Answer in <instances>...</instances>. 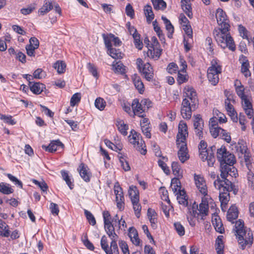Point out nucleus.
<instances>
[{
  "label": "nucleus",
  "instance_id": "1",
  "mask_svg": "<svg viewBox=\"0 0 254 254\" xmlns=\"http://www.w3.org/2000/svg\"><path fill=\"white\" fill-rule=\"evenodd\" d=\"M216 18L219 26L218 28H215L213 31L214 37L216 42L223 49L228 47L230 50L235 51V45L230 34V25L226 13L219 8L216 10Z\"/></svg>",
  "mask_w": 254,
  "mask_h": 254
},
{
  "label": "nucleus",
  "instance_id": "2",
  "mask_svg": "<svg viewBox=\"0 0 254 254\" xmlns=\"http://www.w3.org/2000/svg\"><path fill=\"white\" fill-rule=\"evenodd\" d=\"M184 97L182 101L181 114L184 119L190 120L191 117L192 112L195 111L198 106V100L197 94L193 88H185Z\"/></svg>",
  "mask_w": 254,
  "mask_h": 254
},
{
  "label": "nucleus",
  "instance_id": "3",
  "mask_svg": "<svg viewBox=\"0 0 254 254\" xmlns=\"http://www.w3.org/2000/svg\"><path fill=\"white\" fill-rule=\"evenodd\" d=\"M235 228L240 248L242 250H244L247 246L248 247H251L253 243V235L252 231L244 226V221L241 219L236 222Z\"/></svg>",
  "mask_w": 254,
  "mask_h": 254
},
{
  "label": "nucleus",
  "instance_id": "4",
  "mask_svg": "<svg viewBox=\"0 0 254 254\" xmlns=\"http://www.w3.org/2000/svg\"><path fill=\"white\" fill-rule=\"evenodd\" d=\"M215 188L219 191V200L221 202V206L225 207L229 200V192L233 190V184L230 180H220L218 178L213 183Z\"/></svg>",
  "mask_w": 254,
  "mask_h": 254
},
{
  "label": "nucleus",
  "instance_id": "5",
  "mask_svg": "<svg viewBox=\"0 0 254 254\" xmlns=\"http://www.w3.org/2000/svg\"><path fill=\"white\" fill-rule=\"evenodd\" d=\"M150 101L147 99H143L139 102V99L136 98L133 100L131 104L132 109L133 111V115L137 116L141 118L145 117V106L149 108Z\"/></svg>",
  "mask_w": 254,
  "mask_h": 254
},
{
  "label": "nucleus",
  "instance_id": "6",
  "mask_svg": "<svg viewBox=\"0 0 254 254\" xmlns=\"http://www.w3.org/2000/svg\"><path fill=\"white\" fill-rule=\"evenodd\" d=\"M129 141L131 144L134 145V147L138 150L141 154L145 155L146 153V149H144L145 147L144 141L142 139L140 134L138 133L134 130L132 129L130 131L129 135L128 137Z\"/></svg>",
  "mask_w": 254,
  "mask_h": 254
},
{
  "label": "nucleus",
  "instance_id": "7",
  "mask_svg": "<svg viewBox=\"0 0 254 254\" xmlns=\"http://www.w3.org/2000/svg\"><path fill=\"white\" fill-rule=\"evenodd\" d=\"M217 157L220 165L235 163L236 162L234 155L228 151L226 147L223 146L217 149Z\"/></svg>",
  "mask_w": 254,
  "mask_h": 254
},
{
  "label": "nucleus",
  "instance_id": "8",
  "mask_svg": "<svg viewBox=\"0 0 254 254\" xmlns=\"http://www.w3.org/2000/svg\"><path fill=\"white\" fill-rule=\"evenodd\" d=\"M137 68L142 75L147 81H151L154 77L153 67L151 64L146 63L143 64L142 60L139 58L137 59Z\"/></svg>",
  "mask_w": 254,
  "mask_h": 254
},
{
  "label": "nucleus",
  "instance_id": "9",
  "mask_svg": "<svg viewBox=\"0 0 254 254\" xmlns=\"http://www.w3.org/2000/svg\"><path fill=\"white\" fill-rule=\"evenodd\" d=\"M234 163H226L220 165V176L222 179L220 180H229L227 179L229 176L236 178L237 175V170L234 167Z\"/></svg>",
  "mask_w": 254,
  "mask_h": 254
},
{
  "label": "nucleus",
  "instance_id": "10",
  "mask_svg": "<svg viewBox=\"0 0 254 254\" xmlns=\"http://www.w3.org/2000/svg\"><path fill=\"white\" fill-rule=\"evenodd\" d=\"M194 206L192 207V214L193 217H196L198 220H204V217L207 215L208 212V204L207 202L202 201L200 203L199 208L194 209Z\"/></svg>",
  "mask_w": 254,
  "mask_h": 254
},
{
  "label": "nucleus",
  "instance_id": "11",
  "mask_svg": "<svg viewBox=\"0 0 254 254\" xmlns=\"http://www.w3.org/2000/svg\"><path fill=\"white\" fill-rule=\"evenodd\" d=\"M188 135V126L184 121H181L178 126V133L177 135V145H180V142L186 141Z\"/></svg>",
  "mask_w": 254,
  "mask_h": 254
},
{
  "label": "nucleus",
  "instance_id": "12",
  "mask_svg": "<svg viewBox=\"0 0 254 254\" xmlns=\"http://www.w3.org/2000/svg\"><path fill=\"white\" fill-rule=\"evenodd\" d=\"M193 127L196 135L199 139L203 137V121L199 114L193 116Z\"/></svg>",
  "mask_w": 254,
  "mask_h": 254
},
{
  "label": "nucleus",
  "instance_id": "13",
  "mask_svg": "<svg viewBox=\"0 0 254 254\" xmlns=\"http://www.w3.org/2000/svg\"><path fill=\"white\" fill-rule=\"evenodd\" d=\"M194 179L196 187L200 191L204 196L207 195V187L205 181L203 177L200 175H194Z\"/></svg>",
  "mask_w": 254,
  "mask_h": 254
},
{
  "label": "nucleus",
  "instance_id": "14",
  "mask_svg": "<svg viewBox=\"0 0 254 254\" xmlns=\"http://www.w3.org/2000/svg\"><path fill=\"white\" fill-rule=\"evenodd\" d=\"M115 194L116 195V200L117 202V207L120 210H123L124 208V197L122 189L119 186L115 185L114 190Z\"/></svg>",
  "mask_w": 254,
  "mask_h": 254
},
{
  "label": "nucleus",
  "instance_id": "15",
  "mask_svg": "<svg viewBox=\"0 0 254 254\" xmlns=\"http://www.w3.org/2000/svg\"><path fill=\"white\" fill-rule=\"evenodd\" d=\"M179 148L178 155L182 163H184L189 159L186 141H180V145H177Z\"/></svg>",
  "mask_w": 254,
  "mask_h": 254
},
{
  "label": "nucleus",
  "instance_id": "16",
  "mask_svg": "<svg viewBox=\"0 0 254 254\" xmlns=\"http://www.w3.org/2000/svg\"><path fill=\"white\" fill-rule=\"evenodd\" d=\"M42 147L47 151L53 152L60 149L63 150L64 145L58 139L52 141L48 146L43 145Z\"/></svg>",
  "mask_w": 254,
  "mask_h": 254
},
{
  "label": "nucleus",
  "instance_id": "17",
  "mask_svg": "<svg viewBox=\"0 0 254 254\" xmlns=\"http://www.w3.org/2000/svg\"><path fill=\"white\" fill-rule=\"evenodd\" d=\"M77 171L79 172L80 177L85 182H90L91 174L89 171V168L87 166L85 165L83 163H81L77 168Z\"/></svg>",
  "mask_w": 254,
  "mask_h": 254
},
{
  "label": "nucleus",
  "instance_id": "18",
  "mask_svg": "<svg viewBox=\"0 0 254 254\" xmlns=\"http://www.w3.org/2000/svg\"><path fill=\"white\" fill-rule=\"evenodd\" d=\"M101 246L106 254H119V249L116 252L114 251L110 243V247H109L107 238L105 235L102 237L101 239Z\"/></svg>",
  "mask_w": 254,
  "mask_h": 254
},
{
  "label": "nucleus",
  "instance_id": "19",
  "mask_svg": "<svg viewBox=\"0 0 254 254\" xmlns=\"http://www.w3.org/2000/svg\"><path fill=\"white\" fill-rule=\"evenodd\" d=\"M221 72L214 70V69L210 68L207 69V78L211 84L213 85H216L219 82V74Z\"/></svg>",
  "mask_w": 254,
  "mask_h": 254
},
{
  "label": "nucleus",
  "instance_id": "20",
  "mask_svg": "<svg viewBox=\"0 0 254 254\" xmlns=\"http://www.w3.org/2000/svg\"><path fill=\"white\" fill-rule=\"evenodd\" d=\"M212 223L215 230L220 234L225 232L224 228L222 223L221 219L217 215H214L212 217Z\"/></svg>",
  "mask_w": 254,
  "mask_h": 254
},
{
  "label": "nucleus",
  "instance_id": "21",
  "mask_svg": "<svg viewBox=\"0 0 254 254\" xmlns=\"http://www.w3.org/2000/svg\"><path fill=\"white\" fill-rule=\"evenodd\" d=\"M128 236L133 244L136 246H139L140 240L138 237L137 231L134 227H131L129 228Z\"/></svg>",
  "mask_w": 254,
  "mask_h": 254
},
{
  "label": "nucleus",
  "instance_id": "22",
  "mask_svg": "<svg viewBox=\"0 0 254 254\" xmlns=\"http://www.w3.org/2000/svg\"><path fill=\"white\" fill-rule=\"evenodd\" d=\"M29 85L30 90L35 94H40L45 88V85L40 82H29Z\"/></svg>",
  "mask_w": 254,
  "mask_h": 254
},
{
  "label": "nucleus",
  "instance_id": "23",
  "mask_svg": "<svg viewBox=\"0 0 254 254\" xmlns=\"http://www.w3.org/2000/svg\"><path fill=\"white\" fill-rule=\"evenodd\" d=\"M242 58L243 59V62L242 63L241 71L246 77L251 76V73L249 70L250 64L247 58L242 55Z\"/></svg>",
  "mask_w": 254,
  "mask_h": 254
},
{
  "label": "nucleus",
  "instance_id": "24",
  "mask_svg": "<svg viewBox=\"0 0 254 254\" xmlns=\"http://www.w3.org/2000/svg\"><path fill=\"white\" fill-rule=\"evenodd\" d=\"M132 79L135 87L140 94H142L144 91V86L140 77L136 74L132 75Z\"/></svg>",
  "mask_w": 254,
  "mask_h": 254
},
{
  "label": "nucleus",
  "instance_id": "25",
  "mask_svg": "<svg viewBox=\"0 0 254 254\" xmlns=\"http://www.w3.org/2000/svg\"><path fill=\"white\" fill-rule=\"evenodd\" d=\"M238 210L236 206H232L227 212V219L228 221L234 223V220L238 217Z\"/></svg>",
  "mask_w": 254,
  "mask_h": 254
},
{
  "label": "nucleus",
  "instance_id": "26",
  "mask_svg": "<svg viewBox=\"0 0 254 254\" xmlns=\"http://www.w3.org/2000/svg\"><path fill=\"white\" fill-rule=\"evenodd\" d=\"M193 0H181L182 8L188 16L190 18L192 17V13L191 11V6L190 3V1Z\"/></svg>",
  "mask_w": 254,
  "mask_h": 254
},
{
  "label": "nucleus",
  "instance_id": "27",
  "mask_svg": "<svg viewBox=\"0 0 254 254\" xmlns=\"http://www.w3.org/2000/svg\"><path fill=\"white\" fill-rule=\"evenodd\" d=\"M161 18L165 25L166 29L168 32L167 37L170 39H172L173 38V34L174 32V26L171 24L170 21L165 16H162Z\"/></svg>",
  "mask_w": 254,
  "mask_h": 254
},
{
  "label": "nucleus",
  "instance_id": "28",
  "mask_svg": "<svg viewBox=\"0 0 254 254\" xmlns=\"http://www.w3.org/2000/svg\"><path fill=\"white\" fill-rule=\"evenodd\" d=\"M54 7L53 1H45L42 7L38 10L39 14L40 15H44L49 12Z\"/></svg>",
  "mask_w": 254,
  "mask_h": 254
},
{
  "label": "nucleus",
  "instance_id": "29",
  "mask_svg": "<svg viewBox=\"0 0 254 254\" xmlns=\"http://www.w3.org/2000/svg\"><path fill=\"white\" fill-rule=\"evenodd\" d=\"M177 198L179 204H182L185 206H187L188 204L187 196L186 191L184 190H180L176 194Z\"/></svg>",
  "mask_w": 254,
  "mask_h": 254
},
{
  "label": "nucleus",
  "instance_id": "30",
  "mask_svg": "<svg viewBox=\"0 0 254 254\" xmlns=\"http://www.w3.org/2000/svg\"><path fill=\"white\" fill-rule=\"evenodd\" d=\"M128 194L131 201H133L134 202L139 201V192L135 186H131L129 187Z\"/></svg>",
  "mask_w": 254,
  "mask_h": 254
},
{
  "label": "nucleus",
  "instance_id": "31",
  "mask_svg": "<svg viewBox=\"0 0 254 254\" xmlns=\"http://www.w3.org/2000/svg\"><path fill=\"white\" fill-rule=\"evenodd\" d=\"M223 236H218L215 241V248L217 254H223L224 245L223 242Z\"/></svg>",
  "mask_w": 254,
  "mask_h": 254
},
{
  "label": "nucleus",
  "instance_id": "32",
  "mask_svg": "<svg viewBox=\"0 0 254 254\" xmlns=\"http://www.w3.org/2000/svg\"><path fill=\"white\" fill-rule=\"evenodd\" d=\"M147 216L151 223L152 227L155 228L157 223V213L154 209L148 208L147 210Z\"/></svg>",
  "mask_w": 254,
  "mask_h": 254
},
{
  "label": "nucleus",
  "instance_id": "33",
  "mask_svg": "<svg viewBox=\"0 0 254 254\" xmlns=\"http://www.w3.org/2000/svg\"><path fill=\"white\" fill-rule=\"evenodd\" d=\"M0 236L3 237H8L10 236V231L8 225L3 220H1L0 222Z\"/></svg>",
  "mask_w": 254,
  "mask_h": 254
},
{
  "label": "nucleus",
  "instance_id": "34",
  "mask_svg": "<svg viewBox=\"0 0 254 254\" xmlns=\"http://www.w3.org/2000/svg\"><path fill=\"white\" fill-rule=\"evenodd\" d=\"M234 85L235 87L236 93L240 98L245 97V96H247V95L244 94L245 88L244 86L242 84L240 81L236 80L235 81Z\"/></svg>",
  "mask_w": 254,
  "mask_h": 254
},
{
  "label": "nucleus",
  "instance_id": "35",
  "mask_svg": "<svg viewBox=\"0 0 254 254\" xmlns=\"http://www.w3.org/2000/svg\"><path fill=\"white\" fill-rule=\"evenodd\" d=\"M53 67L59 74H62L65 72L66 65L64 62L58 61L54 64Z\"/></svg>",
  "mask_w": 254,
  "mask_h": 254
},
{
  "label": "nucleus",
  "instance_id": "36",
  "mask_svg": "<svg viewBox=\"0 0 254 254\" xmlns=\"http://www.w3.org/2000/svg\"><path fill=\"white\" fill-rule=\"evenodd\" d=\"M144 14L146 17V21L148 23H150L154 18L152 7L149 5H146L144 8Z\"/></svg>",
  "mask_w": 254,
  "mask_h": 254
},
{
  "label": "nucleus",
  "instance_id": "37",
  "mask_svg": "<svg viewBox=\"0 0 254 254\" xmlns=\"http://www.w3.org/2000/svg\"><path fill=\"white\" fill-rule=\"evenodd\" d=\"M116 125L118 127L119 131L124 136L127 134V130L128 127L127 124H125L124 121L120 120L117 122Z\"/></svg>",
  "mask_w": 254,
  "mask_h": 254
},
{
  "label": "nucleus",
  "instance_id": "38",
  "mask_svg": "<svg viewBox=\"0 0 254 254\" xmlns=\"http://www.w3.org/2000/svg\"><path fill=\"white\" fill-rule=\"evenodd\" d=\"M13 189L10 186L9 184L1 182L0 183V192L3 194H9L13 193Z\"/></svg>",
  "mask_w": 254,
  "mask_h": 254
},
{
  "label": "nucleus",
  "instance_id": "39",
  "mask_svg": "<svg viewBox=\"0 0 254 254\" xmlns=\"http://www.w3.org/2000/svg\"><path fill=\"white\" fill-rule=\"evenodd\" d=\"M162 50L158 49L157 47H153V50L149 49L147 52L148 56L153 59L157 60L161 55Z\"/></svg>",
  "mask_w": 254,
  "mask_h": 254
},
{
  "label": "nucleus",
  "instance_id": "40",
  "mask_svg": "<svg viewBox=\"0 0 254 254\" xmlns=\"http://www.w3.org/2000/svg\"><path fill=\"white\" fill-rule=\"evenodd\" d=\"M154 8L156 10H164L166 8V3L163 0H151Z\"/></svg>",
  "mask_w": 254,
  "mask_h": 254
},
{
  "label": "nucleus",
  "instance_id": "41",
  "mask_svg": "<svg viewBox=\"0 0 254 254\" xmlns=\"http://www.w3.org/2000/svg\"><path fill=\"white\" fill-rule=\"evenodd\" d=\"M109 237L111 239V246H112V249H113L114 252L118 251V247L117 245V241L118 239V236L115 233V230L112 233L111 235H109Z\"/></svg>",
  "mask_w": 254,
  "mask_h": 254
},
{
  "label": "nucleus",
  "instance_id": "42",
  "mask_svg": "<svg viewBox=\"0 0 254 254\" xmlns=\"http://www.w3.org/2000/svg\"><path fill=\"white\" fill-rule=\"evenodd\" d=\"M171 187L175 193L181 190V183L178 178H173L171 181Z\"/></svg>",
  "mask_w": 254,
  "mask_h": 254
},
{
  "label": "nucleus",
  "instance_id": "43",
  "mask_svg": "<svg viewBox=\"0 0 254 254\" xmlns=\"http://www.w3.org/2000/svg\"><path fill=\"white\" fill-rule=\"evenodd\" d=\"M172 169L173 171V173L175 176L178 177H182V174L181 172V167L178 162H172Z\"/></svg>",
  "mask_w": 254,
  "mask_h": 254
},
{
  "label": "nucleus",
  "instance_id": "44",
  "mask_svg": "<svg viewBox=\"0 0 254 254\" xmlns=\"http://www.w3.org/2000/svg\"><path fill=\"white\" fill-rule=\"evenodd\" d=\"M110 55L115 59H120L123 57V54L119 49L112 48L109 50Z\"/></svg>",
  "mask_w": 254,
  "mask_h": 254
},
{
  "label": "nucleus",
  "instance_id": "45",
  "mask_svg": "<svg viewBox=\"0 0 254 254\" xmlns=\"http://www.w3.org/2000/svg\"><path fill=\"white\" fill-rule=\"evenodd\" d=\"M106 105V102L101 97L97 98L95 101V107L100 111H102L104 109Z\"/></svg>",
  "mask_w": 254,
  "mask_h": 254
},
{
  "label": "nucleus",
  "instance_id": "46",
  "mask_svg": "<svg viewBox=\"0 0 254 254\" xmlns=\"http://www.w3.org/2000/svg\"><path fill=\"white\" fill-rule=\"evenodd\" d=\"M174 226L178 234L180 236H183L185 235V230L184 227L181 224L180 222H175Z\"/></svg>",
  "mask_w": 254,
  "mask_h": 254
},
{
  "label": "nucleus",
  "instance_id": "47",
  "mask_svg": "<svg viewBox=\"0 0 254 254\" xmlns=\"http://www.w3.org/2000/svg\"><path fill=\"white\" fill-rule=\"evenodd\" d=\"M213 149H214V150L215 149V146H212L211 147V152H210L209 155L208 156V157H207V159H206V161H207L208 165L210 167L213 166L215 161V157L213 152Z\"/></svg>",
  "mask_w": 254,
  "mask_h": 254
},
{
  "label": "nucleus",
  "instance_id": "48",
  "mask_svg": "<svg viewBox=\"0 0 254 254\" xmlns=\"http://www.w3.org/2000/svg\"><path fill=\"white\" fill-rule=\"evenodd\" d=\"M120 162L123 168L125 171L130 170V168L128 162L127 161L126 159L121 155L119 157Z\"/></svg>",
  "mask_w": 254,
  "mask_h": 254
},
{
  "label": "nucleus",
  "instance_id": "49",
  "mask_svg": "<svg viewBox=\"0 0 254 254\" xmlns=\"http://www.w3.org/2000/svg\"><path fill=\"white\" fill-rule=\"evenodd\" d=\"M81 94L80 93H76L74 94L70 99V105L72 107L74 106L76 104H78L81 100Z\"/></svg>",
  "mask_w": 254,
  "mask_h": 254
},
{
  "label": "nucleus",
  "instance_id": "50",
  "mask_svg": "<svg viewBox=\"0 0 254 254\" xmlns=\"http://www.w3.org/2000/svg\"><path fill=\"white\" fill-rule=\"evenodd\" d=\"M134 39V44L135 47L139 50H141L143 47L142 42L140 40V36L139 34H135L132 36Z\"/></svg>",
  "mask_w": 254,
  "mask_h": 254
},
{
  "label": "nucleus",
  "instance_id": "51",
  "mask_svg": "<svg viewBox=\"0 0 254 254\" xmlns=\"http://www.w3.org/2000/svg\"><path fill=\"white\" fill-rule=\"evenodd\" d=\"M213 69L214 70L221 72V66L218 63V61L216 59H213L211 62V66L208 69Z\"/></svg>",
  "mask_w": 254,
  "mask_h": 254
},
{
  "label": "nucleus",
  "instance_id": "52",
  "mask_svg": "<svg viewBox=\"0 0 254 254\" xmlns=\"http://www.w3.org/2000/svg\"><path fill=\"white\" fill-rule=\"evenodd\" d=\"M238 30L240 33V36L243 38L248 40V31L247 29L243 26L242 25L240 24L238 26Z\"/></svg>",
  "mask_w": 254,
  "mask_h": 254
},
{
  "label": "nucleus",
  "instance_id": "53",
  "mask_svg": "<svg viewBox=\"0 0 254 254\" xmlns=\"http://www.w3.org/2000/svg\"><path fill=\"white\" fill-rule=\"evenodd\" d=\"M210 132L211 134L214 138H216L217 136H220L222 128L218 127H209Z\"/></svg>",
  "mask_w": 254,
  "mask_h": 254
},
{
  "label": "nucleus",
  "instance_id": "54",
  "mask_svg": "<svg viewBox=\"0 0 254 254\" xmlns=\"http://www.w3.org/2000/svg\"><path fill=\"white\" fill-rule=\"evenodd\" d=\"M241 99L242 100V106L244 109L247 108H252V107H253L252 103L250 101V97H249L248 95Z\"/></svg>",
  "mask_w": 254,
  "mask_h": 254
},
{
  "label": "nucleus",
  "instance_id": "55",
  "mask_svg": "<svg viewBox=\"0 0 254 254\" xmlns=\"http://www.w3.org/2000/svg\"><path fill=\"white\" fill-rule=\"evenodd\" d=\"M84 214L90 224L94 226L96 224V220L93 214L89 211L85 210Z\"/></svg>",
  "mask_w": 254,
  "mask_h": 254
},
{
  "label": "nucleus",
  "instance_id": "56",
  "mask_svg": "<svg viewBox=\"0 0 254 254\" xmlns=\"http://www.w3.org/2000/svg\"><path fill=\"white\" fill-rule=\"evenodd\" d=\"M87 68L89 70V71L92 74V75L96 79H97L98 78V73L97 68L95 65L90 63H89L87 64Z\"/></svg>",
  "mask_w": 254,
  "mask_h": 254
},
{
  "label": "nucleus",
  "instance_id": "57",
  "mask_svg": "<svg viewBox=\"0 0 254 254\" xmlns=\"http://www.w3.org/2000/svg\"><path fill=\"white\" fill-rule=\"evenodd\" d=\"M6 176L15 185L17 186L18 187H19L20 188H22V183L20 180H19L17 178L13 176L10 174H6Z\"/></svg>",
  "mask_w": 254,
  "mask_h": 254
},
{
  "label": "nucleus",
  "instance_id": "58",
  "mask_svg": "<svg viewBox=\"0 0 254 254\" xmlns=\"http://www.w3.org/2000/svg\"><path fill=\"white\" fill-rule=\"evenodd\" d=\"M119 245L124 254H129L128 245L125 241L122 240L120 241Z\"/></svg>",
  "mask_w": 254,
  "mask_h": 254
},
{
  "label": "nucleus",
  "instance_id": "59",
  "mask_svg": "<svg viewBox=\"0 0 254 254\" xmlns=\"http://www.w3.org/2000/svg\"><path fill=\"white\" fill-rule=\"evenodd\" d=\"M0 119L1 120H3L5 123L10 125H14L16 124V122L12 119V117L11 116L2 115L0 116Z\"/></svg>",
  "mask_w": 254,
  "mask_h": 254
},
{
  "label": "nucleus",
  "instance_id": "60",
  "mask_svg": "<svg viewBox=\"0 0 254 254\" xmlns=\"http://www.w3.org/2000/svg\"><path fill=\"white\" fill-rule=\"evenodd\" d=\"M131 202L133 205V208L135 212V214L137 218H139L140 217L141 206L139 203V201L134 202L133 201H131Z\"/></svg>",
  "mask_w": 254,
  "mask_h": 254
},
{
  "label": "nucleus",
  "instance_id": "61",
  "mask_svg": "<svg viewBox=\"0 0 254 254\" xmlns=\"http://www.w3.org/2000/svg\"><path fill=\"white\" fill-rule=\"evenodd\" d=\"M183 29L185 32L186 34L187 35V36L190 39L192 38V30L191 28V26L188 24L186 25H183Z\"/></svg>",
  "mask_w": 254,
  "mask_h": 254
},
{
  "label": "nucleus",
  "instance_id": "62",
  "mask_svg": "<svg viewBox=\"0 0 254 254\" xmlns=\"http://www.w3.org/2000/svg\"><path fill=\"white\" fill-rule=\"evenodd\" d=\"M45 76V73L41 68H38L33 73V78L41 79Z\"/></svg>",
  "mask_w": 254,
  "mask_h": 254
},
{
  "label": "nucleus",
  "instance_id": "63",
  "mask_svg": "<svg viewBox=\"0 0 254 254\" xmlns=\"http://www.w3.org/2000/svg\"><path fill=\"white\" fill-rule=\"evenodd\" d=\"M220 136L227 142L229 143L231 140V137L230 134L226 130L222 129L220 132Z\"/></svg>",
  "mask_w": 254,
  "mask_h": 254
},
{
  "label": "nucleus",
  "instance_id": "64",
  "mask_svg": "<svg viewBox=\"0 0 254 254\" xmlns=\"http://www.w3.org/2000/svg\"><path fill=\"white\" fill-rule=\"evenodd\" d=\"M113 66L116 72L121 74L125 73V66L122 63L118 62L116 63V65H113Z\"/></svg>",
  "mask_w": 254,
  "mask_h": 254
}]
</instances>
